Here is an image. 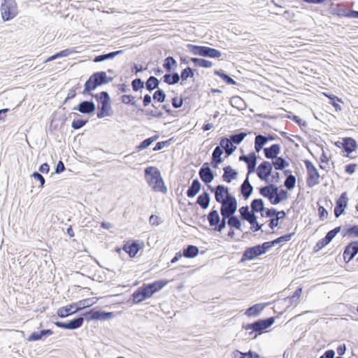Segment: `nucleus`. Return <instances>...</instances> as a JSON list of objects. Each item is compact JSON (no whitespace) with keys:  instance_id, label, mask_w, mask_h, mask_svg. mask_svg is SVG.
<instances>
[{"instance_id":"nucleus-1","label":"nucleus","mask_w":358,"mask_h":358,"mask_svg":"<svg viewBox=\"0 0 358 358\" xmlns=\"http://www.w3.org/2000/svg\"><path fill=\"white\" fill-rule=\"evenodd\" d=\"M89 96L94 98L97 103V110L96 113L97 118L102 119L105 117L113 115L112 101L107 91H101L99 93L90 94Z\"/></svg>"},{"instance_id":"nucleus-2","label":"nucleus","mask_w":358,"mask_h":358,"mask_svg":"<svg viewBox=\"0 0 358 358\" xmlns=\"http://www.w3.org/2000/svg\"><path fill=\"white\" fill-rule=\"evenodd\" d=\"M145 178L148 185L155 192H166L167 191L161 172L157 167L148 166L145 168Z\"/></svg>"},{"instance_id":"nucleus-3","label":"nucleus","mask_w":358,"mask_h":358,"mask_svg":"<svg viewBox=\"0 0 358 358\" xmlns=\"http://www.w3.org/2000/svg\"><path fill=\"white\" fill-rule=\"evenodd\" d=\"M105 85L104 71L94 72L84 84V89L81 92L84 96L93 94L92 92L98 87Z\"/></svg>"},{"instance_id":"nucleus-4","label":"nucleus","mask_w":358,"mask_h":358,"mask_svg":"<svg viewBox=\"0 0 358 358\" xmlns=\"http://www.w3.org/2000/svg\"><path fill=\"white\" fill-rule=\"evenodd\" d=\"M182 48L192 52L194 55H200L210 58H219L222 55V53L218 50L207 46H198L192 44H185Z\"/></svg>"},{"instance_id":"nucleus-5","label":"nucleus","mask_w":358,"mask_h":358,"mask_svg":"<svg viewBox=\"0 0 358 358\" xmlns=\"http://www.w3.org/2000/svg\"><path fill=\"white\" fill-rule=\"evenodd\" d=\"M0 10L3 22L13 19L18 14L15 0H1Z\"/></svg>"},{"instance_id":"nucleus-6","label":"nucleus","mask_w":358,"mask_h":358,"mask_svg":"<svg viewBox=\"0 0 358 358\" xmlns=\"http://www.w3.org/2000/svg\"><path fill=\"white\" fill-rule=\"evenodd\" d=\"M221 204L220 213L224 218L231 217L237 210V201L233 196H227Z\"/></svg>"},{"instance_id":"nucleus-7","label":"nucleus","mask_w":358,"mask_h":358,"mask_svg":"<svg viewBox=\"0 0 358 358\" xmlns=\"http://www.w3.org/2000/svg\"><path fill=\"white\" fill-rule=\"evenodd\" d=\"M143 248V241L139 240H129L124 242L122 245V250L127 253L131 258L135 257L137 253Z\"/></svg>"},{"instance_id":"nucleus-8","label":"nucleus","mask_w":358,"mask_h":358,"mask_svg":"<svg viewBox=\"0 0 358 358\" xmlns=\"http://www.w3.org/2000/svg\"><path fill=\"white\" fill-rule=\"evenodd\" d=\"M275 318L271 317L264 320H259L252 324H248L245 327V329H251L255 331H262L270 327L273 324Z\"/></svg>"},{"instance_id":"nucleus-9","label":"nucleus","mask_w":358,"mask_h":358,"mask_svg":"<svg viewBox=\"0 0 358 358\" xmlns=\"http://www.w3.org/2000/svg\"><path fill=\"white\" fill-rule=\"evenodd\" d=\"M305 165L308 171V186L313 187L319 183V173L315 166L310 161H306Z\"/></svg>"},{"instance_id":"nucleus-10","label":"nucleus","mask_w":358,"mask_h":358,"mask_svg":"<svg viewBox=\"0 0 358 358\" xmlns=\"http://www.w3.org/2000/svg\"><path fill=\"white\" fill-rule=\"evenodd\" d=\"M150 297L151 296L143 283L133 292L131 296L130 301H131L133 304H138Z\"/></svg>"},{"instance_id":"nucleus-11","label":"nucleus","mask_w":358,"mask_h":358,"mask_svg":"<svg viewBox=\"0 0 358 358\" xmlns=\"http://www.w3.org/2000/svg\"><path fill=\"white\" fill-rule=\"evenodd\" d=\"M73 109L84 115H92L96 111V106L93 100H84L80 101Z\"/></svg>"},{"instance_id":"nucleus-12","label":"nucleus","mask_w":358,"mask_h":358,"mask_svg":"<svg viewBox=\"0 0 358 358\" xmlns=\"http://www.w3.org/2000/svg\"><path fill=\"white\" fill-rule=\"evenodd\" d=\"M173 279L166 280V279H160L158 280H155L150 283H144L147 290L148 291L150 296H152L154 294L159 292L169 282L173 281Z\"/></svg>"},{"instance_id":"nucleus-13","label":"nucleus","mask_w":358,"mask_h":358,"mask_svg":"<svg viewBox=\"0 0 358 358\" xmlns=\"http://www.w3.org/2000/svg\"><path fill=\"white\" fill-rule=\"evenodd\" d=\"M272 170V164L268 161H264L257 167V174L261 180H267L268 177L271 175Z\"/></svg>"},{"instance_id":"nucleus-14","label":"nucleus","mask_w":358,"mask_h":358,"mask_svg":"<svg viewBox=\"0 0 358 358\" xmlns=\"http://www.w3.org/2000/svg\"><path fill=\"white\" fill-rule=\"evenodd\" d=\"M78 313V309L76 303H71L65 306L60 307L57 309V315L60 318H66L69 316Z\"/></svg>"},{"instance_id":"nucleus-15","label":"nucleus","mask_w":358,"mask_h":358,"mask_svg":"<svg viewBox=\"0 0 358 358\" xmlns=\"http://www.w3.org/2000/svg\"><path fill=\"white\" fill-rule=\"evenodd\" d=\"M53 334V331L50 329H44L39 331H33L27 341L29 342L45 341L48 336Z\"/></svg>"},{"instance_id":"nucleus-16","label":"nucleus","mask_w":358,"mask_h":358,"mask_svg":"<svg viewBox=\"0 0 358 358\" xmlns=\"http://www.w3.org/2000/svg\"><path fill=\"white\" fill-rule=\"evenodd\" d=\"M358 253V241H352L349 243L343 252V258L346 262L351 261Z\"/></svg>"},{"instance_id":"nucleus-17","label":"nucleus","mask_w":358,"mask_h":358,"mask_svg":"<svg viewBox=\"0 0 358 358\" xmlns=\"http://www.w3.org/2000/svg\"><path fill=\"white\" fill-rule=\"evenodd\" d=\"M199 176L203 182L208 184L214 179V174L209 167L208 163H204L199 172Z\"/></svg>"},{"instance_id":"nucleus-18","label":"nucleus","mask_w":358,"mask_h":358,"mask_svg":"<svg viewBox=\"0 0 358 358\" xmlns=\"http://www.w3.org/2000/svg\"><path fill=\"white\" fill-rule=\"evenodd\" d=\"M348 199L346 192H343L336 201V206L334 208V215L336 217H338L343 213L345 208L347 207Z\"/></svg>"},{"instance_id":"nucleus-19","label":"nucleus","mask_w":358,"mask_h":358,"mask_svg":"<svg viewBox=\"0 0 358 358\" xmlns=\"http://www.w3.org/2000/svg\"><path fill=\"white\" fill-rule=\"evenodd\" d=\"M240 161L245 162L248 165V173L254 172L257 165V156L255 152H251L248 155H241L239 157Z\"/></svg>"},{"instance_id":"nucleus-20","label":"nucleus","mask_w":358,"mask_h":358,"mask_svg":"<svg viewBox=\"0 0 358 358\" xmlns=\"http://www.w3.org/2000/svg\"><path fill=\"white\" fill-rule=\"evenodd\" d=\"M278 191V187L275 185L270 184L267 186H264L260 188L259 193L262 196L268 199L270 202L272 203L275 194Z\"/></svg>"},{"instance_id":"nucleus-21","label":"nucleus","mask_w":358,"mask_h":358,"mask_svg":"<svg viewBox=\"0 0 358 358\" xmlns=\"http://www.w3.org/2000/svg\"><path fill=\"white\" fill-rule=\"evenodd\" d=\"M239 213L243 220H247L250 224H255L257 219L252 210L250 211L248 206L240 208Z\"/></svg>"},{"instance_id":"nucleus-22","label":"nucleus","mask_w":358,"mask_h":358,"mask_svg":"<svg viewBox=\"0 0 358 358\" xmlns=\"http://www.w3.org/2000/svg\"><path fill=\"white\" fill-rule=\"evenodd\" d=\"M231 196L229 193L228 188L223 185H219L215 189V198L217 202L222 203L226 201V198Z\"/></svg>"},{"instance_id":"nucleus-23","label":"nucleus","mask_w":358,"mask_h":358,"mask_svg":"<svg viewBox=\"0 0 358 358\" xmlns=\"http://www.w3.org/2000/svg\"><path fill=\"white\" fill-rule=\"evenodd\" d=\"M262 255V253L260 249V245H258L252 248H247L243 255L242 260H252Z\"/></svg>"},{"instance_id":"nucleus-24","label":"nucleus","mask_w":358,"mask_h":358,"mask_svg":"<svg viewBox=\"0 0 358 358\" xmlns=\"http://www.w3.org/2000/svg\"><path fill=\"white\" fill-rule=\"evenodd\" d=\"M124 52V50H120L116 51L110 52L108 53H103L101 55H96L92 61L94 62L98 63L101 62L108 59H112L115 58L116 56L122 55Z\"/></svg>"},{"instance_id":"nucleus-25","label":"nucleus","mask_w":358,"mask_h":358,"mask_svg":"<svg viewBox=\"0 0 358 358\" xmlns=\"http://www.w3.org/2000/svg\"><path fill=\"white\" fill-rule=\"evenodd\" d=\"M114 312H108L101 310L99 307H95V321H106L113 318Z\"/></svg>"},{"instance_id":"nucleus-26","label":"nucleus","mask_w":358,"mask_h":358,"mask_svg":"<svg viewBox=\"0 0 358 358\" xmlns=\"http://www.w3.org/2000/svg\"><path fill=\"white\" fill-rule=\"evenodd\" d=\"M280 150L281 147L279 144H273L269 148H265L264 152L267 159H274L280 154Z\"/></svg>"},{"instance_id":"nucleus-27","label":"nucleus","mask_w":358,"mask_h":358,"mask_svg":"<svg viewBox=\"0 0 358 358\" xmlns=\"http://www.w3.org/2000/svg\"><path fill=\"white\" fill-rule=\"evenodd\" d=\"M220 148H222L227 156L231 155L236 147L233 145L232 141L227 138H222L220 140Z\"/></svg>"},{"instance_id":"nucleus-28","label":"nucleus","mask_w":358,"mask_h":358,"mask_svg":"<svg viewBox=\"0 0 358 358\" xmlns=\"http://www.w3.org/2000/svg\"><path fill=\"white\" fill-rule=\"evenodd\" d=\"M163 82L168 85H175L179 83V73L178 72H167L162 78Z\"/></svg>"},{"instance_id":"nucleus-29","label":"nucleus","mask_w":358,"mask_h":358,"mask_svg":"<svg viewBox=\"0 0 358 358\" xmlns=\"http://www.w3.org/2000/svg\"><path fill=\"white\" fill-rule=\"evenodd\" d=\"M160 80L155 76H150L145 82V87L149 92H152L155 89L159 88Z\"/></svg>"},{"instance_id":"nucleus-30","label":"nucleus","mask_w":358,"mask_h":358,"mask_svg":"<svg viewBox=\"0 0 358 358\" xmlns=\"http://www.w3.org/2000/svg\"><path fill=\"white\" fill-rule=\"evenodd\" d=\"M223 151L220 146H217L212 154V162L211 164L214 168H217V166L222 162V159L221 157Z\"/></svg>"},{"instance_id":"nucleus-31","label":"nucleus","mask_w":358,"mask_h":358,"mask_svg":"<svg viewBox=\"0 0 358 358\" xmlns=\"http://www.w3.org/2000/svg\"><path fill=\"white\" fill-rule=\"evenodd\" d=\"M97 301L98 299L96 297L88 298L78 301V302L76 303L77 308L78 309V312H80L84 308L92 306L97 302Z\"/></svg>"},{"instance_id":"nucleus-32","label":"nucleus","mask_w":358,"mask_h":358,"mask_svg":"<svg viewBox=\"0 0 358 358\" xmlns=\"http://www.w3.org/2000/svg\"><path fill=\"white\" fill-rule=\"evenodd\" d=\"M253 187L250 184L248 180V177L243 181L241 186V192L243 196L247 199L252 193Z\"/></svg>"},{"instance_id":"nucleus-33","label":"nucleus","mask_w":358,"mask_h":358,"mask_svg":"<svg viewBox=\"0 0 358 358\" xmlns=\"http://www.w3.org/2000/svg\"><path fill=\"white\" fill-rule=\"evenodd\" d=\"M120 99L122 103L134 106L137 109V112H138V108H141V106L137 103L133 95L123 94L120 96Z\"/></svg>"},{"instance_id":"nucleus-34","label":"nucleus","mask_w":358,"mask_h":358,"mask_svg":"<svg viewBox=\"0 0 358 358\" xmlns=\"http://www.w3.org/2000/svg\"><path fill=\"white\" fill-rule=\"evenodd\" d=\"M207 220L209 222V224L213 229L215 225H217L220 222V217L219 215L218 211L215 209H212V210L207 215Z\"/></svg>"},{"instance_id":"nucleus-35","label":"nucleus","mask_w":358,"mask_h":358,"mask_svg":"<svg viewBox=\"0 0 358 358\" xmlns=\"http://www.w3.org/2000/svg\"><path fill=\"white\" fill-rule=\"evenodd\" d=\"M251 208L253 213H261L262 216H264L263 212L264 211V203L262 199H255L251 203Z\"/></svg>"},{"instance_id":"nucleus-36","label":"nucleus","mask_w":358,"mask_h":358,"mask_svg":"<svg viewBox=\"0 0 358 358\" xmlns=\"http://www.w3.org/2000/svg\"><path fill=\"white\" fill-rule=\"evenodd\" d=\"M237 176L236 170L233 169L231 166L224 168V174L222 178L224 181L230 182L233 179H235Z\"/></svg>"},{"instance_id":"nucleus-37","label":"nucleus","mask_w":358,"mask_h":358,"mask_svg":"<svg viewBox=\"0 0 358 358\" xmlns=\"http://www.w3.org/2000/svg\"><path fill=\"white\" fill-rule=\"evenodd\" d=\"M264 306L262 303H257L249 308H248L245 311V315L251 317V316H257L263 310Z\"/></svg>"},{"instance_id":"nucleus-38","label":"nucleus","mask_w":358,"mask_h":358,"mask_svg":"<svg viewBox=\"0 0 358 358\" xmlns=\"http://www.w3.org/2000/svg\"><path fill=\"white\" fill-rule=\"evenodd\" d=\"M343 147L345 152L350 153L356 148L357 142L352 138H345L343 139Z\"/></svg>"},{"instance_id":"nucleus-39","label":"nucleus","mask_w":358,"mask_h":358,"mask_svg":"<svg viewBox=\"0 0 358 358\" xmlns=\"http://www.w3.org/2000/svg\"><path fill=\"white\" fill-rule=\"evenodd\" d=\"M201 189V183L198 179H195L192 181L191 186L189 187L187 192L188 197L194 196Z\"/></svg>"},{"instance_id":"nucleus-40","label":"nucleus","mask_w":358,"mask_h":358,"mask_svg":"<svg viewBox=\"0 0 358 358\" xmlns=\"http://www.w3.org/2000/svg\"><path fill=\"white\" fill-rule=\"evenodd\" d=\"M74 50L71 48H67L62 50L59 52H56L55 54L52 55V56L49 57L46 59L45 62L53 61L56 59L60 58V57H64L69 56L70 54L73 52Z\"/></svg>"},{"instance_id":"nucleus-41","label":"nucleus","mask_w":358,"mask_h":358,"mask_svg":"<svg viewBox=\"0 0 358 358\" xmlns=\"http://www.w3.org/2000/svg\"><path fill=\"white\" fill-rule=\"evenodd\" d=\"M210 195L207 192H203L200 194L198 198L196 203L203 209H206L209 206L210 203Z\"/></svg>"},{"instance_id":"nucleus-42","label":"nucleus","mask_w":358,"mask_h":358,"mask_svg":"<svg viewBox=\"0 0 358 358\" xmlns=\"http://www.w3.org/2000/svg\"><path fill=\"white\" fill-rule=\"evenodd\" d=\"M267 143L266 136L262 134L257 135L255 139V149L256 152H259Z\"/></svg>"},{"instance_id":"nucleus-43","label":"nucleus","mask_w":358,"mask_h":358,"mask_svg":"<svg viewBox=\"0 0 358 358\" xmlns=\"http://www.w3.org/2000/svg\"><path fill=\"white\" fill-rule=\"evenodd\" d=\"M177 62L176 60L171 56L167 57L163 64V67L167 72H171L173 69L176 68Z\"/></svg>"},{"instance_id":"nucleus-44","label":"nucleus","mask_w":358,"mask_h":358,"mask_svg":"<svg viewBox=\"0 0 358 358\" xmlns=\"http://www.w3.org/2000/svg\"><path fill=\"white\" fill-rule=\"evenodd\" d=\"M287 197H288V194L286 190H285V189H281L280 191L278 190V191H277V193L275 194L273 200H272V204L276 205V204L280 203L281 201L287 199Z\"/></svg>"},{"instance_id":"nucleus-45","label":"nucleus","mask_w":358,"mask_h":358,"mask_svg":"<svg viewBox=\"0 0 358 358\" xmlns=\"http://www.w3.org/2000/svg\"><path fill=\"white\" fill-rule=\"evenodd\" d=\"M69 324V330H76L81 327L83 322L80 314L72 320H68Z\"/></svg>"},{"instance_id":"nucleus-46","label":"nucleus","mask_w":358,"mask_h":358,"mask_svg":"<svg viewBox=\"0 0 358 358\" xmlns=\"http://www.w3.org/2000/svg\"><path fill=\"white\" fill-rule=\"evenodd\" d=\"M272 165L276 170H282L289 166L288 162L281 157H277L274 159Z\"/></svg>"},{"instance_id":"nucleus-47","label":"nucleus","mask_w":358,"mask_h":358,"mask_svg":"<svg viewBox=\"0 0 358 358\" xmlns=\"http://www.w3.org/2000/svg\"><path fill=\"white\" fill-rule=\"evenodd\" d=\"M80 316L82 317L83 322L86 320L87 322H90L92 320H95V307L90 308L87 310L82 312L80 313Z\"/></svg>"},{"instance_id":"nucleus-48","label":"nucleus","mask_w":358,"mask_h":358,"mask_svg":"<svg viewBox=\"0 0 358 358\" xmlns=\"http://www.w3.org/2000/svg\"><path fill=\"white\" fill-rule=\"evenodd\" d=\"M199 249L194 245H188L187 248L183 250V255L185 257L193 258L198 255Z\"/></svg>"},{"instance_id":"nucleus-49","label":"nucleus","mask_w":358,"mask_h":358,"mask_svg":"<svg viewBox=\"0 0 358 358\" xmlns=\"http://www.w3.org/2000/svg\"><path fill=\"white\" fill-rule=\"evenodd\" d=\"M89 122V119L75 118L71 122V127L74 130H78Z\"/></svg>"},{"instance_id":"nucleus-50","label":"nucleus","mask_w":358,"mask_h":358,"mask_svg":"<svg viewBox=\"0 0 358 358\" xmlns=\"http://www.w3.org/2000/svg\"><path fill=\"white\" fill-rule=\"evenodd\" d=\"M166 95L165 92L160 88H158L152 95L153 100L159 103L164 102L166 100Z\"/></svg>"},{"instance_id":"nucleus-51","label":"nucleus","mask_w":358,"mask_h":358,"mask_svg":"<svg viewBox=\"0 0 358 358\" xmlns=\"http://www.w3.org/2000/svg\"><path fill=\"white\" fill-rule=\"evenodd\" d=\"M138 112H141L142 113L145 114V115H150L154 117L161 118L163 117L164 113L159 110L155 111L150 109H143V108H138Z\"/></svg>"},{"instance_id":"nucleus-52","label":"nucleus","mask_w":358,"mask_h":358,"mask_svg":"<svg viewBox=\"0 0 358 358\" xmlns=\"http://www.w3.org/2000/svg\"><path fill=\"white\" fill-rule=\"evenodd\" d=\"M191 60L198 66L210 68L213 66L212 62L204 59L192 58Z\"/></svg>"},{"instance_id":"nucleus-53","label":"nucleus","mask_w":358,"mask_h":358,"mask_svg":"<svg viewBox=\"0 0 358 358\" xmlns=\"http://www.w3.org/2000/svg\"><path fill=\"white\" fill-rule=\"evenodd\" d=\"M131 87L134 92H138L145 87V82L140 78H136L131 81Z\"/></svg>"},{"instance_id":"nucleus-54","label":"nucleus","mask_w":358,"mask_h":358,"mask_svg":"<svg viewBox=\"0 0 358 358\" xmlns=\"http://www.w3.org/2000/svg\"><path fill=\"white\" fill-rule=\"evenodd\" d=\"M227 224H229V226H230L231 227H234L236 229H241V222L236 216L232 215L231 217H227Z\"/></svg>"},{"instance_id":"nucleus-55","label":"nucleus","mask_w":358,"mask_h":358,"mask_svg":"<svg viewBox=\"0 0 358 358\" xmlns=\"http://www.w3.org/2000/svg\"><path fill=\"white\" fill-rule=\"evenodd\" d=\"M246 136V133L240 132L238 134L231 135L229 139L232 141L233 143L239 144L243 141Z\"/></svg>"},{"instance_id":"nucleus-56","label":"nucleus","mask_w":358,"mask_h":358,"mask_svg":"<svg viewBox=\"0 0 358 358\" xmlns=\"http://www.w3.org/2000/svg\"><path fill=\"white\" fill-rule=\"evenodd\" d=\"M215 74L219 76L226 83L229 85H235L236 81L225 74L222 71H215Z\"/></svg>"},{"instance_id":"nucleus-57","label":"nucleus","mask_w":358,"mask_h":358,"mask_svg":"<svg viewBox=\"0 0 358 358\" xmlns=\"http://www.w3.org/2000/svg\"><path fill=\"white\" fill-rule=\"evenodd\" d=\"M30 176L40 182V188H43L44 187V185L45 183V179L41 173L36 171H34Z\"/></svg>"},{"instance_id":"nucleus-58","label":"nucleus","mask_w":358,"mask_h":358,"mask_svg":"<svg viewBox=\"0 0 358 358\" xmlns=\"http://www.w3.org/2000/svg\"><path fill=\"white\" fill-rule=\"evenodd\" d=\"M296 184V177L293 175H289L285 181V186L288 189H292L295 187Z\"/></svg>"},{"instance_id":"nucleus-59","label":"nucleus","mask_w":358,"mask_h":358,"mask_svg":"<svg viewBox=\"0 0 358 358\" xmlns=\"http://www.w3.org/2000/svg\"><path fill=\"white\" fill-rule=\"evenodd\" d=\"M151 144L152 141L149 139V138H145L136 147V150L139 152L141 150H145L148 148Z\"/></svg>"},{"instance_id":"nucleus-60","label":"nucleus","mask_w":358,"mask_h":358,"mask_svg":"<svg viewBox=\"0 0 358 358\" xmlns=\"http://www.w3.org/2000/svg\"><path fill=\"white\" fill-rule=\"evenodd\" d=\"M294 235V233L287 234L284 236H282L280 237H278V238L273 240L274 244H279L282 242H288L291 240L292 236Z\"/></svg>"},{"instance_id":"nucleus-61","label":"nucleus","mask_w":358,"mask_h":358,"mask_svg":"<svg viewBox=\"0 0 358 358\" xmlns=\"http://www.w3.org/2000/svg\"><path fill=\"white\" fill-rule=\"evenodd\" d=\"M194 76V73L191 68L187 67L182 70V73H180V78L182 80H187L189 78H192Z\"/></svg>"},{"instance_id":"nucleus-62","label":"nucleus","mask_w":358,"mask_h":358,"mask_svg":"<svg viewBox=\"0 0 358 358\" xmlns=\"http://www.w3.org/2000/svg\"><path fill=\"white\" fill-rule=\"evenodd\" d=\"M170 141L171 139L169 140H166V141H159V142H157L155 147L153 148V151H158V150H161L162 149H163L165 146H167L170 144Z\"/></svg>"},{"instance_id":"nucleus-63","label":"nucleus","mask_w":358,"mask_h":358,"mask_svg":"<svg viewBox=\"0 0 358 358\" xmlns=\"http://www.w3.org/2000/svg\"><path fill=\"white\" fill-rule=\"evenodd\" d=\"M346 234L350 237H358V225H354L348 229Z\"/></svg>"},{"instance_id":"nucleus-64","label":"nucleus","mask_w":358,"mask_h":358,"mask_svg":"<svg viewBox=\"0 0 358 358\" xmlns=\"http://www.w3.org/2000/svg\"><path fill=\"white\" fill-rule=\"evenodd\" d=\"M329 243L330 241L328 239H327V237H324L317 243L315 248L316 250H320L326 245H327Z\"/></svg>"}]
</instances>
